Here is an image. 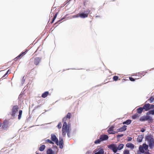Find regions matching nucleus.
Segmentation results:
<instances>
[{
    "mask_svg": "<svg viewBox=\"0 0 154 154\" xmlns=\"http://www.w3.org/2000/svg\"><path fill=\"white\" fill-rule=\"evenodd\" d=\"M108 147L109 149L112 150L114 153H116L118 150L117 147L114 144H112L108 146Z\"/></svg>",
    "mask_w": 154,
    "mask_h": 154,
    "instance_id": "10",
    "label": "nucleus"
},
{
    "mask_svg": "<svg viewBox=\"0 0 154 154\" xmlns=\"http://www.w3.org/2000/svg\"><path fill=\"white\" fill-rule=\"evenodd\" d=\"M126 147L128 148H130L131 149H133L134 146V145L133 144L131 143H127L126 145Z\"/></svg>",
    "mask_w": 154,
    "mask_h": 154,
    "instance_id": "18",
    "label": "nucleus"
},
{
    "mask_svg": "<svg viewBox=\"0 0 154 154\" xmlns=\"http://www.w3.org/2000/svg\"><path fill=\"white\" fill-rule=\"evenodd\" d=\"M21 116H18V119H20L21 118Z\"/></svg>",
    "mask_w": 154,
    "mask_h": 154,
    "instance_id": "46",
    "label": "nucleus"
},
{
    "mask_svg": "<svg viewBox=\"0 0 154 154\" xmlns=\"http://www.w3.org/2000/svg\"><path fill=\"white\" fill-rule=\"evenodd\" d=\"M70 118V116H66L63 119V121H65L63 123L62 128V135L63 136H65L66 133L68 135L71 130L70 125L68 124L67 125V123L65 122L68 119H69Z\"/></svg>",
    "mask_w": 154,
    "mask_h": 154,
    "instance_id": "3",
    "label": "nucleus"
},
{
    "mask_svg": "<svg viewBox=\"0 0 154 154\" xmlns=\"http://www.w3.org/2000/svg\"><path fill=\"white\" fill-rule=\"evenodd\" d=\"M41 58L36 57L35 58H32L30 60V62H33L34 64L36 66L38 65L41 60Z\"/></svg>",
    "mask_w": 154,
    "mask_h": 154,
    "instance_id": "7",
    "label": "nucleus"
},
{
    "mask_svg": "<svg viewBox=\"0 0 154 154\" xmlns=\"http://www.w3.org/2000/svg\"><path fill=\"white\" fill-rule=\"evenodd\" d=\"M9 123V120H4L2 126V129L4 130H7L8 128L10 126Z\"/></svg>",
    "mask_w": 154,
    "mask_h": 154,
    "instance_id": "6",
    "label": "nucleus"
},
{
    "mask_svg": "<svg viewBox=\"0 0 154 154\" xmlns=\"http://www.w3.org/2000/svg\"><path fill=\"white\" fill-rule=\"evenodd\" d=\"M137 116H132V117H133L132 118H133V119H135V118H136V117H137Z\"/></svg>",
    "mask_w": 154,
    "mask_h": 154,
    "instance_id": "44",
    "label": "nucleus"
},
{
    "mask_svg": "<svg viewBox=\"0 0 154 154\" xmlns=\"http://www.w3.org/2000/svg\"><path fill=\"white\" fill-rule=\"evenodd\" d=\"M45 148V146L44 145H41L39 148V150L41 151L44 150Z\"/></svg>",
    "mask_w": 154,
    "mask_h": 154,
    "instance_id": "25",
    "label": "nucleus"
},
{
    "mask_svg": "<svg viewBox=\"0 0 154 154\" xmlns=\"http://www.w3.org/2000/svg\"><path fill=\"white\" fill-rule=\"evenodd\" d=\"M51 136L52 141L55 142L57 145H58V140L55 135L54 134H52Z\"/></svg>",
    "mask_w": 154,
    "mask_h": 154,
    "instance_id": "11",
    "label": "nucleus"
},
{
    "mask_svg": "<svg viewBox=\"0 0 154 154\" xmlns=\"http://www.w3.org/2000/svg\"><path fill=\"white\" fill-rule=\"evenodd\" d=\"M124 145L123 144H120L117 147L118 150H121L124 147Z\"/></svg>",
    "mask_w": 154,
    "mask_h": 154,
    "instance_id": "27",
    "label": "nucleus"
},
{
    "mask_svg": "<svg viewBox=\"0 0 154 154\" xmlns=\"http://www.w3.org/2000/svg\"><path fill=\"white\" fill-rule=\"evenodd\" d=\"M71 0H67V3L69 2L70 1H71Z\"/></svg>",
    "mask_w": 154,
    "mask_h": 154,
    "instance_id": "47",
    "label": "nucleus"
},
{
    "mask_svg": "<svg viewBox=\"0 0 154 154\" xmlns=\"http://www.w3.org/2000/svg\"><path fill=\"white\" fill-rule=\"evenodd\" d=\"M140 120L142 121H147L149 122H152L153 119L150 116H144L141 117Z\"/></svg>",
    "mask_w": 154,
    "mask_h": 154,
    "instance_id": "8",
    "label": "nucleus"
},
{
    "mask_svg": "<svg viewBox=\"0 0 154 154\" xmlns=\"http://www.w3.org/2000/svg\"><path fill=\"white\" fill-rule=\"evenodd\" d=\"M91 11L89 9H87L86 11H85L84 13H80L79 16L81 18H85L88 17V14Z\"/></svg>",
    "mask_w": 154,
    "mask_h": 154,
    "instance_id": "9",
    "label": "nucleus"
},
{
    "mask_svg": "<svg viewBox=\"0 0 154 154\" xmlns=\"http://www.w3.org/2000/svg\"><path fill=\"white\" fill-rule=\"evenodd\" d=\"M24 76L23 77V80L24 81Z\"/></svg>",
    "mask_w": 154,
    "mask_h": 154,
    "instance_id": "48",
    "label": "nucleus"
},
{
    "mask_svg": "<svg viewBox=\"0 0 154 154\" xmlns=\"http://www.w3.org/2000/svg\"><path fill=\"white\" fill-rule=\"evenodd\" d=\"M124 136V134H119L117 136V137H123Z\"/></svg>",
    "mask_w": 154,
    "mask_h": 154,
    "instance_id": "38",
    "label": "nucleus"
},
{
    "mask_svg": "<svg viewBox=\"0 0 154 154\" xmlns=\"http://www.w3.org/2000/svg\"><path fill=\"white\" fill-rule=\"evenodd\" d=\"M2 126V125L1 124V123H0V127L1 126Z\"/></svg>",
    "mask_w": 154,
    "mask_h": 154,
    "instance_id": "50",
    "label": "nucleus"
},
{
    "mask_svg": "<svg viewBox=\"0 0 154 154\" xmlns=\"http://www.w3.org/2000/svg\"><path fill=\"white\" fill-rule=\"evenodd\" d=\"M150 115H154V109L151 110H149L146 113V116H149Z\"/></svg>",
    "mask_w": 154,
    "mask_h": 154,
    "instance_id": "22",
    "label": "nucleus"
},
{
    "mask_svg": "<svg viewBox=\"0 0 154 154\" xmlns=\"http://www.w3.org/2000/svg\"><path fill=\"white\" fill-rule=\"evenodd\" d=\"M144 135L141 134L138 136V137L137 138V141L139 142H141L142 141V140L143 138Z\"/></svg>",
    "mask_w": 154,
    "mask_h": 154,
    "instance_id": "14",
    "label": "nucleus"
},
{
    "mask_svg": "<svg viewBox=\"0 0 154 154\" xmlns=\"http://www.w3.org/2000/svg\"><path fill=\"white\" fill-rule=\"evenodd\" d=\"M47 154H56V153L53 151L51 149H49L47 151Z\"/></svg>",
    "mask_w": 154,
    "mask_h": 154,
    "instance_id": "20",
    "label": "nucleus"
},
{
    "mask_svg": "<svg viewBox=\"0 0 154 154\" xmlns=\"http://www.w3.org/2000/svg\"><path fill=\"white\" fill-rule=\"evenodd\" d=\"M101 140H100V138L99 139H97L95 140L94 142V143L96 144L99 143Z\"/></svg>",
    "mask_w": 154,
    "mask_h": 154,
    "instance_id": "33",
    "label": "nucleus"
},
{
    "mask_svg": "<svg viewBox=\"0 0 154 154\" xmlns=\"http://www.w3.org/2000/svg\"><path fill=\"white\" fill-rule=\"evenodd\" d=\"M26 51H25L24 52H22L20 55H19L18 56H17L15 59H18L20 57L23 56V55H24L26 53Z\"/></svg>",
    "mask_w": 154,
    "mask_h": 154,
    "instance_id": "24",
    "label": "nucleus"
},
{
    "mask_svg": "<svg viewBox=\"0 0 154 154\" xmlns=\"http://www.w3.org/2000/svg\"><path fill=\"white\" fill-rule=\"evenodd\" d=\"M57 14H58V12H57L55 14L54 16V17L52 19V21L51 23H53L54 22V21L55 20V19L57 17Z\"/></svg>",
    "mask_w": 154,
    "mask_h": 154,
    "instance_id": "31",
    "label": "nucleus"
},
{
    "mask_svg": "<svg viewBox=\"0 0 154 154\" xmlns=\"http://www.w3.org/2000/svg\"><path fill=\"white\" fill-rule=\"evenodd\" d=\"M7 75H6V73L2 76V78H4Z\"/></svg>",
    "mask_w": 154,
    "mask_h": 154,
    "instance_id": "43",
    "label": "nucleus"
},
{
    "mask_svg": "<svg viewBox=\"0 0 154 154\" xmlns=\"http://www.w3.org/2000/svg\"><path fill=\"white\" fill-rule=\"evenodd\" d=\"M123 80H125V79H123Z\"/></svg>",
    "mask_w": 154,
    "mask_h": 154,
    "instance_id": "53",
    "label": "nucleus"
},
{
    "mask_svg": "<svg viewBox=\"0 0 154 154\" xmlns=\"http://www.w3.org/2000/svg\"><path fill=\"white\" fill-rule=\"evenodd\" d=\"M139 74H141H141H142V73H139Z\"/></svg>",
    "mask_w": 154,
    "mask_h": 154,
    "instance_id": "52",
    "label": "nucleus"
},
{
    "mask_svg": "<svg viewBox=\"0 0 154 154\" xmlns=\"http://www.w3.org/2000/svg\"><path fill=\"white\" fill-rule=\"evenodd\" d=\"M45 142L43 143H50L51 144H54V143L51 140L49 139H47L45 140Z\"/></svg>",
    "mask_w": 154,
    "mask_h": 154,
    "instance_id": "26",
    "label": "nucleus"
},
{
    "mask_svg": "<svg viewBox=\"0 0 154 154\" xmlns=\"http://www.w3.org/2000/svg\"><path fill=\"white\" fill-rule=\"evenodd\" d=\"M19 106L18 105H15L13 106L11 110L12 116H17L18 114V109Z\"/></svg>",
    "mask_w": 154,
    "mask_h": 154,
    "instance_id": "5",
    "label": "nucleus"
},
{
    "mask_svg": "<svg viewBox=\"0 0 154 154\" xmlns=\"http://www.w3.org/2000/svg\"><path fill=\"white\" fill-rule=\"evenodd\" d=\"M115 127L114 126H111L107 130L109 134H114L116 133V131L113 130Z\"/></svg>",
    "mask_w": 154,
    "mask_h": 154,
    "instance_id": "12",
    "label": "nucleus"
},
{
    "mask_svg": "<svg viewBox=\"0 0 154 154\" xmlns=\"http://www.w3.org/2000/svg\"><path fill=\"white\" fill-rule=\"evenodd\" d=\"M100 140L102 141L104 140H107L108 139V137L107 135H103L100 136Z\"/></svg>",
    "mask_w": 154,
    "mask_h": 154,
    "instance_id": "16",
    "label": "nucleus"
},
{
    "mask_svg": "<svg viewBox=\"0 0 154 154\" xmlns=\"http://www.w3.org/2000/svg\"><path fill=\"white\" fill-rule=\"evenodd\" d=\"M123 154H130L129 151L127 149H125L124 150Z\"/></svg>",
    "mask_w": 154,
    "mask_h": 154,
    "instance_id": "32",
    "label": "nucleus"
},
{
    "mask_svg": "<svg viewBox=\"0 0 154 154\" xmlns=\"http://www.w3.org/2000/svg\"><path fill=\"white\" fill-rule=\"evenodd\" d=\"M62 124L61 122H60L58 123V125L57 126V127L59 128L60 129L62 127Z\"/></svg>",
    "mask_w": 154,
    "mask_h": 154,
    "instance_id": "36",
    "label": "nucleus"
},
{
    "mask_svg": "<svg viewBox=\"0 0 154 154\" xmlns=\"http://www.w3.org/2000/svg\"><path fill=\"white\" fill-rule=\"evenodd\" d=\"M104 151L103 149H100L98 152L94 154H104Z\"/></svg>",
    "mask_w": 154,
    "mask_h": 154,
    "instance_id": "28",
    "label": "nucleus"
},
{
    "mask_svg": "<svg viewBox=\"0 0 154 154\" xmlns=\"http://www.w3.org/2000/svg\"><path fill=\"white\" fill-rule=\"evenodd\" d=\"M80 13L74 16V17H80L79 15H80Z\"/></svg>",
    "mask_w": 154,
    "mask_h": 154,
    "instance_id": "39",
    "label": "nucleus"
},
{
    "mask_svg": "<svg viewBox=\"0 0 154 154\" xmlns=\"http://www.w3.org/2000/svg\"><path fill=\"white\" fill-rule=\"evenodd\" d=\"M59 145L60 148L62 149L63 148V139L62 138L59 139Z\"/></svg>",
    "mask_w": 154,
    "mask_h": 154,
    "instance_id": "17",
    "label": "nucleus"
},
{
    "mask_svg": "<svg viewBox=\"0 0 154 154\" xmlns=\"http://www.w3.org/2000/svg\"><path fill=\"white\" fill-rule=\"evenodd\" d=\"M148 145L145 143H143L142 146L140 145L139 147V149L140 151L142 153H144L145 154H151L149 152V150L148 149V146H149L150 149H152L154 148V140L148 142Z\"/></svg>",
    "mask_w": 154,
    "mask_h": 154,
    "instance_id": "1",
    "label": "nucleus"
},
{
    "mask_svg": "<svg viewBox=\"0 0 154 154\" xmlns=\"http://www.w3.org/2000/svg\"><path fill=\"white\" fill-rule=\"evenodd\" d=\"M131 120L130 119H128L125 122H123L122 123L123 124H126L127 125H129L131 124Z\"/></svg>",
    "mask_w": 154,
    "mask_h": 154,
    "instance_id": "23",
    "label": "nucleus"
},
{
    "mask_svg": "<svg viewBox=\"0 0 154 154\" xmlns=\"http://www.w3.org/2000/svg\"><path fill=\"white\" fill-rule=\"evenodd\" d=\"M57 14H58V12H57L55 14L54 16V17L52 19V21L51 23H53L54 22V21L55 20V19L57 17Z\"/></svg>",
    "mask_w": 154,
    "mask_h": 154,
    "instance_id": "30",
    "label": "nucleus"
},
{
    "mask_svg": "<svg viewBox=\"0 0 154 154\" xmlns=\"http://www.w3.org/2000/svg\"><path fill=\"white\" fill-rule=\"evenodd\" d=\"M139 78H135V79H134L133 78H132V77H129V80L131 81H134L135 80V79H139Z\"/></svg>",
    "mask_w": 154,
    "mask_h": 154,
    "instance_id": "35",
    "label": "nucleus"
},
{
    "mask_svg": "<svg viewBox=\"0 0 154 154\" xmlns=\"http://www.w3.org/2000/svg\"><path fill=\"white\" fill-rule=\"evenodd\" d=\"M137 113L138 114H140L144 110L142 107H140L137 109Z\"/></svg>",
    "mask_w": 154,
    "mask_h": 154,
    "instance_id": "19",
    "label": "nucleus"
},
{
    "mask_svg": "<svg viewBox=\"0 0 154 154\" xmlns=\"http://www.w3.org/2000/svg\"><path fill=\"white\" fill-rule=\"evenodd\" d=\"M141 131L142 132H144V131H145V130L144 129H143V130H141Z\"/></svg>",
    "mask_w": 154,
    "mask_h": 154,
    "instance_id": "45",
    "label": "nucleus"
},
{
    "mask_svg": "<svg viewBox=\"0 0 154 154\" xmlns=\"http://www.w3.org/2000/svg\"><path fill=\"white\" fill-rule=\"evenodd\" d=\"M60 21V20H59V21H58V22H58L59 21Z\"/></svg>",
    "mask_w": 154,
    "mask_h": 154,
    "instance_id": "51",
    "label": "nucleus"
},
{
    "mask_svg": "<svg viewBox=\"0 0 154 154\" xmlns=\"http://www.w3.org/2000/svg\"><path fill=\"white\" fill-rule=\"evenodd\" d=\"M148 145L145 143H143L142 146L140 145L139 147V149L140 151L142 153H144L145 154H151L149 152V150L148 149V146H149L150 149H152L154 148V140L148 142Z\"/></svg>",
    "mask_w": 154,
    "mask_h": 154,
    "instance_id": "2",
    "label": "nucleus"
},
{
    "mask_svg": "<svg viewBox=\"0 0 154 154\" xmlns=\"http://www.w3.org/2000/svg\"><path fill=\"white\" fill-rule=\"evenodd\" d=\"M145 140L147 142L153 140L152 136L151 134H149L146 136L145 137Z\"/></svg>",
    "mask_w": 154,
    "mask_h": 154,
    "instance_id": "13",
    "label": "nucleus"
},
{
    "mask_svg": "<svg viewBox=\"0 0 154 154\" xmlns=\"http://www.w3.org/2000/svg\"><path fill=\"white\" fill-rule=\"evenodd\" d=\"M127 126L124 125L117 130L118 132H122L125 131L127 129Z\"/></svg>",
    "mask_w": 154,
    "mask_h": 154,
    "instance_id": "15",
    "label": "nucleus"
},
{
    "mask_svg": "<svg viewBox=\"0 0 154 154\" xmlns=\"http://www.w3.org/2000/svg\"><path fill=\"white\" fill-rule=\"evenodd\" d=\"M132 138L131 137H128V141H131L132 140Z\"/></svg>",
    "mask_w": 154,
    "mask_h": 154,
    "instance_id": "40",
    "label": "nucleus"
},
{
    "mask_svg": "<svg viewBox=\"0 0 154 154\" xmlns=\"http://www.w3.org/2000/svg\"><path fill=\"white\" fill-rule=\"evenodd\" d=\"M148 101H149L150 103H152L154 102V97H151L149 99H148Z\"/></svg>",
    "mask_w": 154,
    "mask_h": 154,
    "instance_id": "29",
    "label": "nucleus"
},
{
    "mask_svg": "<svg viewBox=\"0 0 154 154\" xmlns=\"http://www.w3.org/2000/svg\"><path fill=\"white\" fill-rule=\"evenodd\" d=\"M36 154H39L38 152H36Z\"/></svg>",
    "mask_w": 154,
    "mask_h": 154,
    "instance_id": "49",
    "label": "nucleus"
},
{
    "mask_svg": "<svg viewBox=\"0 0 154 154\" xmlns=\"http://www.w3.org/2000/svg\"><path fill=\"white\" fill-rule=\"evenodd\" d=\"M49 92L48 91H45L42 94V97L43 98H45L49 94Z\"/></svg>",
    "mask_w": 154,
    "mask_h": 154,
    "instance_id": "21",
    "label": "nucleus"
},
{
    "mask_svg": "<svg viewBox=\"0 0 154 154\" xmlns=\"http://www.w3.org/2000/svg\"><path fill=\"white\" fill-rule=\"evenodd\" d=\"M142 107L144 110V112L153 109L154 108V105L150 104L149 103L145 104Z\"/></svg>",
    "mask_w": 154,
    "mask_h": 154,
    "instance_id": "4",
    "label": "nucleus"
},
{
    "mask_svg": "<svg viewBox=\"0 0 154 154\" xmlns=\"http://www.w3.org/2000/svg\"><path fill=\"white\" fill-rule=\"evenodd\" d=\"M71 114L70 112H69L68 113L66 116H71Z\"/></svg>",
    "mask_w": 154,
    "mask_h": 154,
    "instance_id": "42",
    "label": "nucleus"
},
{
    "mask_svg": "<svg viewBox=\"0 0 154 154\" xmlns=\"http://www.w3.org/2000/svg\"><path fill=\"white\" fill-rule=\"evenodd\" d=\"M22 113V111L21 110H19L18 116H21Z\"/></svg>",
    "mask_w": 154,
    "mask_h": 154,
    "instance_id": "37",
    "label": "nucleus"
},
{
    "mask_svg": "<svg viewBox=\"0 0 154 154\" xmlns=\"http://www.w3.org/2000/svg\"><path fill=\"white\" fill-rule=\"evenodd\" d=\"M10 69H8L7 71V72L6 73V75H7V74L9 72Z\"/></svg>",
    "mask_w": 154,
    "mask_h": 154,
    "instance_id": "41",
    "label": "nucleus"
},
{
    "mask_svg": "<svg viewBox=\"0 0 154 154\" xmlns=\"http://www.w3.org/2000/svg\"><path fill=\"white\" fill-rule=\"evenodd\" d=\"M119 77L118 76H115L113 78V79L114 81H116L118 80Z\"/></svg>",
    "mask_w": 154,
    "mask_h": 154,
    "instance_id": "34",
    "label": "nucleus"
}]
</instances>
